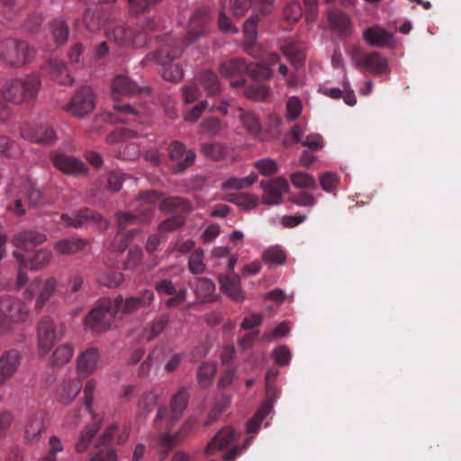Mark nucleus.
<instances>
[{
    "mask_svg": "<svg viewBox=\"0 0 461 461\" xmlns=\"http://www.w3.org/2000/svg\"><path fill=\"white\" fill-rule=\"evenodd\" d=\"M60 219L67 226L81 227L90 220H95V216L88 209H85L74 213L72 216L62 214Z\"/></svg>",
    "mask_w": 461,
    "mask_h": 461,
    "instance_id": "obj_32",
    "label": "nucleus"
},
{
    "mask_svg": "<svg viewBox=\"0 0 461 461\" xmlns=\"http://www.w3.org/2000/svg\"><path fill=\"white\" fill-rule=\"evenodd\" d=\"M142 258V251L140 249L136 248L132 249L128 253L127 260L124 263V268L127 270H134L136 269Z\"/></svg>",
    "mask_w": 461,
    "mask_h": 461,
    "instance_id": "obj_57",
    "label": "nucleus"
},
{
    "mask_svg": "<svg viewBox=\"0 0 461 461\" xmlns=\"http://www.w3.org/2000/svg\"><path fill=\"white\" fill-rule=\"evenodd\" d=\"M262 259L267 265H282L285 261V254L281 248L273 246L264 250Z\"/></svg>",
    "mask_w": 461,
    "mask_h": 461,
    "instance_id": "obj_40",
    "label": "nucleus"
},
{
    "mask_svg": "<svg viewBox=\"0 0 461 461\" xmlns=\"http://www.w3.org/2000/svg\"><path fill=\"white\" fill-rule=\"evenodd\" d=\"M188 401V393L185 389H180L172 398L171 411L167 409H159L156 415L155 425L158 427H169L179 419L185 411Z\"/></svg>",
    "mask_w": 461,
    "mask_h": 461,
    "instance_id": "obj_9",
    "label": "nucleus"
},
{
    "mask_svg": "<svg viewBox=\"0 0 461 461\" xmlns=\"http://www.w3.org/2000/svg\"><path fill=\"white\" fill-rule=\"evenodd\" d=\"M290 179L296 188L314 190L317 187L314 176L306 172L296 171L290 176Z\"/></svg>",
    "mask_w": 461,
    "mask_h": 461,
    "instance_id": "obj_35",
    "label": "nucleus"
},
{
    "mask_svg": "<svg viewBox=\"0 0 461 461\" xmlns=\"http://www.w3.org/2000/svg\"><path fill=\"white\" fill-rule=\"evenodd\" d=\"M55 166L67 175L81 176L86 174V167L77 158L64 154L53 157Z\"/></svg>",
    "mask_w": 461,
    "mask_h": 461,
    "instance_id": "obj_22",
    "label": "nucleus"
},
{
    "mask_svg": "<svg viewBox=\"0 0 461 461\" xmlns=\"http://www.w3.org/2000/svg\"><path fill=\"white\" fill-rule=\"evenodd\" d=\"M135 136V132L131 130L128 129H120L108 137V141L111 143L113 142H125L126 140L133 138Z\"/></svg>",
    "mask_w": 461,
    "mask_h": 461,
    "instance_id": "obj_62",
    "label": "nucleus"
},
{
    "mask_svg": "<svg viewBox=\"0 0 461 461\" xmlns=\"http://www.w3.org/2000/svg\"><path fill=\"white\" fill-rule=\"evenodd\" d=\"M230 202L235 203L237 206L244 210H251L258 206V199L256 195L251 194L243 193L239 195L229 199Z\"/></svg>",
    "mask_w": 461,
    "mask_h": 461,
    "instance_id": "obj_45",
    "label": "nucleus"
},
{
    "mask_svg": "<svg viewBox=\"0 0 461 461\" xmlns=\"http://www.w3.org/2000/svg\"><path fill=\"white\" fill-rule=\"evenodd\" d=\"M203 252L202 249L194 250L188 262V267L190 272L193 274H201L204 271L205 266L203 264Z\"/></svg>",
    "mask_w": 461,
    "mask_h": 461,
    "instance_id": "obj_49",
    "label": "nucleus"
},
{
    "mask_svg": "<svg viewBox=\"0 0 461 461\" xmlns=\"http://www.w3.org/2000/svg\"><path fill=\"white\" fill-rule=\"evenodd\" d=\"M167 324V320L166 318H162L158 321H154L150 326L149 333L143 336V339L149 341L153 339L155 337L158 336L166 328Z\"/></svg>",
    "mask_w": 461,
    "mask_h": 461,
    "instance_id": "obj_63",
    "label": "nucleus"
},
{
    "mask_svg": "<svg viewBox=\"0 0 461 461\" xmlns=\"http://www.w3.org/2000/svg\"><path fill=\"white\" fill-rule=\"evenodd\" d=\"M238 116L242 126L249 135L258 136L260 134L262 126L258 117L254 113L240 109Z\"/></svg>",
    "mask_w": 461,
    "mask_h": 461,
    "instance_id": "obj_29",
    "label": "nucleus"
},
{
    "mask_svg": "<svg viewBox=\"0 0 461 461\" xmlns=\"http://www.w3.org/2000/svg\"><path fill=\"white\" fill-rule=\"evenodd\" d=\"M192 287L197 298L202 302H212L218 297L215 285L210 279L197 278L192 283Z\"/></svg>",
    "mask_w": 461,
    "mask_h": 461,
    "instance_id": "obj_24",
    "label": "nucleus"
},
{
    "mask_svg": "<svg viewBox=\"0 0 461 461\" xmlns=\"http://www.w3.org/2000/svg\"><path fill=\"white\" fill-rule=\"evenodd\" d=\"M203 155L213 160L223 158L227 153V148L221 143H205L202 146Z\"/></svg>",
    "mask_w": 461,
    "mask_h": 461,
    "instance_id": "obj_42",
    "label": "nucleus"
},
{
    "mask_svg": "<svg viewBox=\"0 0 461 461\" xmlns=\"http://www.w3.org/2000/svg\"><path fill=\"white\" fill-rule=\"evenodd\" d=\"M230 397L229 396H222L214 405L213 409L212 410L209 420L206 421V425L212 423L213 420L217 419V417L230 405Z\"/></svg>",
    "mask_w": 461,
    "mask_h": 461,
    "instance_id": "obj_60",
    "label": "nucleus"
},
{
    "mask_svg": "<svg viewBox=\"0 0 461 461\" xmlns=\"http://www.w3.org/2000/svg\"><path fill=\"white\" fill-rule=\"evenodd\" d=\"M245 95L254 101H263L268 96L269 88L263 85L253 84L246 89Z\"/></svg>",
    "mask_w": 461,
    "mask_h": 461,
    "instance_id": "obj_47",
    "label": "nucleus"
},
{
    "mask_svg": "<svg viewBox=\"0 0 461 461\" xmlns=\"http://www.w3.org/2000/svg\"><path fill=\"white\" fill-rule=\"evenodd\" d=\"M99 421L94 420L90 424L86 425L84 429L79 433L77 441L75 448L78 453H83L89 447L92 439L94 438L96 432L99 430Z\"/></svg>",
    "mask_w": 461,
    "mask_h": 461,
    "instance_id": "obj_28",
    "label": "nucleus"
},
{
    "mask_svg": "<svg viewBox=\"0 0 461 461\" xmlns=\"http://www.w3.org/2000/svg\"><path fill=\"white\" fill-rule=\"evenodd\" d=\"M107 38L118 45H125L133 42L131 32L123 25L115 26L113 30L106 31Z\"/></svg>",
    "mask_w": 461,
    "mask_h": 461,
    "instance_id": "obj_33",
    "label": "nucleus"
},
{
    "mask_svg": "<svg viewBox=\"0 0 461 461\" xmlns=\"http://www.w3.org/2000/svg\"><path fill=\"white\" fill-rule=\"evenodd\" d=\"M353 67L357 69H366L375 75H387L390 73L388 59L380 52L373 51L361 55L355 51L350 55Z\"/></svg>",
    "mask_w": 461,
    "mask_h": 461,
    "instance_id": "obj_8",
    "label": "nucleus"
},
{
    "mask_svg": "<svg viewBox=\"0 0 461 461\" xmlns=\"http://www.w3.org/2000/svg\"><path fill=\"white\" fill-rule=\"evenodd\" d=\"M40 86L41 80L38 75H27L7 84L4 90V98L14 104L29 102L36 97Z\"/></svg>",
    "mask_w": 461,
    "mask_h": 461,
    "instance_id": "obj_6",
    "label": "nucleus"
},
{
    "mask_svg": "<svg viewBox=\"0 0 461 461\" xmlns=\"http://www.w3.org/2000/svg\"><path fill=\"white\" fill-rule=\"evenodd\" d=\"M236 438V432L232 427L223 428L210 440L205 447L204 453L207 456H213L216 452L226 449L223 459L234 461L249 447L252 441V438L249 437L242 445L233 446Z\"/></svg>",
    "mask_w": 461,
    "mask_h": 461,
    "instance_id": "obj_3",
    "label": "nucleus"
},
{
    "mask_svg": "<svg viewBox=\"0 0 461 461\" xmlns=\"http://www.w3.org/2000/svg\"><path fill=\"white\" fill-rule=\"evenodd\" d=\"M158 61L164 67L162 76L170 82H178L183 77L182 68L176 64H169L164 59L161 54L158 55Z\"/></svg>",
    "mask_w": 461,
    "mask_h": 461,
    "instance_id": "obj_39",
    "label": "nucleus"
},
{
    "mask_svg": "<svg viewBox=\"0 0 461 461\" xmlns=\"http://www.w3.org/2000/svg\"><path fill=\"white\" fill-rule=\"evenodd\" d=\"M284 15L285 20L288 22H297L303 15V10L300 3L297 1L289 2L285 7Z\"/></svg>",
    "mask_w": 461,
    "mask_h": 461,
    "instance_id": "obj_50",
    "label": "nucleus"
},
{
    "mask_svg": "<svg viewBox=\"0 0 461 461\" xmlns=\"http://www.w3.org/2000/svg\"><path fill=\"white\" fill-rule=\"evenodd\" d=\"M100 359L99 352L96 348H89L82 352L77 360V371L80 377H87L95 372Z\"/></svg>",
    "mask_w": 461,
    "mask_h": 461,
    "instance_id": "obj_21",
    "label": "nucleus"
},
{
    "mask_svg": "<svg viewBox=\"0 0 461 461\" xmlns=\"http://www.w3.org/2000/svg\"><path fill=\"white\" fill-rule=\"evenodd\" d=\"M364 41L371 47L391 48L394 44L393 35L380 26H372L363 32Z\"/></svg>",
    "mask_w": 461,
    "mask_h": 461,
    "instance_id": "obj_19",
    "label": "nucleus"
},
{
    "mask_svg": "<svg viewBox=\"0 0 461 461\" xmlns=\"http://www.w3.org/2000/svg\"><path fill=\"white\" fill-rule=\"evenodd\" d=\"M218 281L222 293L232 301L242 303L246 300V293L241 287L240 277L238 275H221Z\"/></svg>",
    "mask_w": 461,
    "mask_h": 461,
    "instance_id": "obj_17",
    "label": "nucleus"
},
{
    "mask_svg": "<svg viewBox=\"0 0 461 461\" xmlns=\"http://www.w3.org/2000/svg\"><path fill=\"white\" fill-rule=\"evenodd\" d=\"M303 109L302 102L299 98L291 97L286 104V117L288 120L294 121L300 115Z\"/></svg>",
    "mask_w": 461,
    "mask_h": 461,
    "instance_id": "obj_54",
    "label": "nucleus"
},
{
    "mask_svg": "<svg viewBox=\"0 0 461 461\" xmlns=\"http://www.w3.org/2000/svg\"><path fill=\"white\" fill-rule=\"evenodd\" d=\"M20 365V355L15 350L7 351L0 357V386L10 379Z\"/></svg>",
    "mask_w": 461,
    "mask_h": 461,
    "instance_id": "obj_23",
    "label": "nucleus"
},
{
    "mask_svg": "<svg viewBox=\"0 0 461 461\" xmlns=\"http://www.w3.org/2000/svg\"><path fill=\"white\" fill-rule=\"evenodd\" d=\"M169 155L175 161V172H181L194 164L195 153L193 150H185L183 143L174 141L169 146Z\"/></svg>",
    "mask_w": 461,
    "mask_h": 461,
    "instance_id": "obj_20",
    "label": "nucleus"
},
{
    "mask_svg": "<svg viewBox=\"0 0 461 461\" xmlns=\"http://www.w3.org/2000/svg\"><path fill=\"white\" fill-rule=\"evenodd\" d=\"M258 179V176L255 172H250L247 176L244 177H229L221 184V188L224 190L229 189H244L250 187Z\"/></svg>",
    "mask_w": 461,
    "mask_h": 461,
    "instance_id": "obj_30",
    "label": "nucleus"
},
{
    "mask_svg": "<svg viewBox=\"0 0 461 461\" xmlns=\"http://www.w3.org/2000/svg\"><path fill=\"white\" fill-rule=\"evenodd\" d=\"M291 201L294 204H296L298 206H302V207L312 208L316 204V197L313 196L312 194L305 193V192H302V193L298 194L297 195H294L291 198Z\"/></svg>",
    "mask_w": 461,
    "mask_h": 461,
    "instance_id": "obj_59",
    "label": "nucleus"
},
{
    "mask_svg": "<svg viewBox=\"0 0 461 461\" xmlns=\"http://www.w3.org/2000/svg\"><path fill=\"white\" fill-rule=\"evenodd\" d=\"M46 429V415L35 412L27 417L23 424V438L27 443L37 442Z\"/></svg>",
    "mask_w": 461,
    "mask_h": 461,
    "instance_id": "obj_15",
    "label": "nucleus"
},
{
    "mask_svg": "<svg viewBox=\"0 0 461 461\" xmlns=\"http://www.w3.org/2000/svg\"><path fill=\"white\" fill-rule=\"evenodd\" d=\"M327 20L330 30L340 36H348L353 33L350 18L343 11L332 8L327 12Z\"/></svg>",
    "mask_w": 461,
    "mask_h": 461,
    "instance_id": "obj_18",
    "label": "nucleus"
},
{
    "mask_svg": "<svg viewBox=\"0 0 461 461\" xmlns=\"http://www.w3.org/2000/svg\"><path fill=\"white\" fill-rule=\"evenodd\" d=\"M13 256L19 262V270L17 276V285L19 287L24 285L28 281V276L23 271V268L28 267V264L26 262V258L18 251H14Z\"/></svg>",
    "mask_w": 461,
    "mask_h": 461,
    "instance_id": "obj_55",
    "label": "nucleus"
},
{
    "mask_svg": "<svg viewBox=\"0 0 461 461\" xmlns=\"http://www.w3.org/2000/svg\"><path fill=\"white\" fill-rule=\"evenodd\" d=\"M30 317V307L21 298L13 295L0 297V334H9L14 327Z\"/></svg>",
    "mask_w": 461,
    "mask_h": 461,
    "instance_id": "obj_2",
    "label": "nucleus"
},
{
    "mask_svg": "<svg viewBox=\"0 0 461 461\" xmlns=\"http://www.w3.org/2000/svg\"><path fill=\"white\" fill-rule=\"evenodd\" d=\"M320 185L327 193L332 192L339 184V176L336 173L325 172L319 176Z\"/></svg>",
    "mask_w": 461,
    "mask_h": 461,
    "instance_id": "obj_48",
    "label": "nucleus"
},
{
    "mask_svg": "<svg viewBox=\"0 0 461 461\" xmlns=\"http://www.w3.org/2000/svg\"><path fill=\"white\" fill-rule=\"evenodd\" d=\"M59 292V280L54 276H42L32 280L24 291L28 299L34 300V310L42 311Z\"/></svg>",
    "mask_w": 461,
    "mask_h": 461,
    "instance_id": "obj_4",
    "label": "nucleus"
},
{
    "mask_svg": "<svg viewBox=\"0 0 461 461\" xmlns=\"http://www.w3.org/2000/svg\"><path fill=\"white\" fill-rule=\"evenodd\" d=\"M95 105V95L88 86L78 89L73 96L67 110L74 116L83 118L92 113Z\"/></svg>",
    "mask_w": 461,
    "mask_h": 461,
    "instance_id": "obj_11",
    "label": "nucleus"
},
{
    "mask_svg": "<svg viewBox=\"0 0 461 461\" xmlns=\"http://www.w3.org/2000/svg\"><path fill=\"white\" fill-rule=\"evenodd\" d=\"M23 139L35 143L50 144L56 140V132L48 125L25 123L20 129Z\"/></svg>",
    "mask_w": 461,
    "mask_h": 461,
    "instance_id": "obj_12",
    "label": "nucleus"
},
{
    "mask_svg": "<svg viewBox=\"0 0 461 461\" xmlns=\"http://www.w3.org/2000/svg\"><path fill=\"white\" fill-rule=\"evenodd\" d=\"M51 34L57 43H64L68 37V28L63 21L54 20L50 24Z\"/></svg>",
    "mask_w": 461,
    "mask_h": 461,
    "instance_id": "obj_44",
    "label": "nucleus"
},
{
    "mask_svg": "<svg viewBox=\"0 0 461 461\" xmlns=\"http://www.w3.org/2000/svg\"><path fill=\"white\" fill-rule=\"evenodd\" d=\"M198 81L200 85L206 91L208 95H213L220 93V84L217 76L212 71L203 72Z\"/></svg>",
    "mask_w": 461,
    "mask_h": 461,
    "instance_id": "obj_37",
    "label": "nucleus"
},
{
    "mask_svg": "<svg viewBox=\"0 0 461 461\" xmlns=\"http://www.w3.org/2000/svg\"><path fill=\"white\" fill-rule=\"evenodd\" d=\"M117 456L113 449H102L95 454L89 461H117Z\"/></svg>",
    "mask_w": 461,
    "mask_h": 461,
    "instance_id": "obj_64",
    "label": "nucleus"
},
{
    "mask_svg": "<svg viewBox=\"0 0 461 461\" xmlns=\"http://www.w3.org/2000/svg\"><path fill=\"white\" fill-rule=\"evenodd\" d=\"M47 237L44 233L36 230H23L21 231L12 238V245L16 249L14 251L29 252L37 245L45 242Z\"/></svg>",
    "mask_w": 461,
    "mask_h": 461,
    "instance_id": "obj_16",
    "label": "nucleus"
},
{
    "mask_svg": "<svg viewBox=\"0 0 461 461\" xmlns=\"http://www.w3.org/2000/svg\"><path fill=\"white\" fill-rule=\"evenodd\" d=\"M22 193L32 206L37 205L42 197L41 192L31 181L24 184Z\"/></svg>",
    "mask_w": 461,
    "mask_h": 461,
    "instance_id": "obj_46",
    "label": "nucleus"
},
{
    "mask_svg": "<svg viewBox=\"0 0 461 461\" xmlns=\"http://www.w3.org/2000/svg\"><path fill=\"white\" fill-rule=\"evenodd\" d=\"M257 24L258 19L255 14L251 15L245 23H244V34L246 37V41L249 45L254 43L257 39Z\"/></svg>",
    "mask_w": 461,
    "mask_h": 461,
    "instance_id": "obj_51",
    "label": "nucleus"
},
{
    "mask_svg": "<svg viewBox=\"0 0 461 461\" xmlns=\"http://www.w3.org/2000/svg\"><path fill=\"white\" fill-rule=\"evenodd\" d=\"M281 50L284 56L295 67L302 64L303 55L300 46L294 41H288L282 45Z\"/></svg>",
    "mask_w": 461,
    "mask_h": 461,
    "instance_id": "obj_38",
    "label": "nucleus"
},
{
    "mask_svg": "<svg viewBox=\"0 0 461 461\" xmlns=\"http://www.w3.org/2000/svg\"><path fill=\"white\" fill-rule=\"evenodd\" d=\"M216 374V366L212 363H203L197 370V377L200 385L208 386L213 380Z\"/></svg>",
    "mask_w": 461,
    "mask_h": 461,
    "instance_id": "obj_41",
    "label": "nucleus"
},
{
    "mask_svg": "<svg viewBox=\"0 0 461 461\" xmlns=\"http://www.w3.org/2000/svg\"><path fill=\"white\" fill-rule=\"evenodd\" d=\"M52 260V252L47 249H38L31 258L26 259L28 268L40 270L46 267Z\"/></svg>",
    "mask_w": 461,
    "mask_h": 461,
    "instance_id": "obj_31",
    "label": "nucleus"
},
{
    "mask_svg": "<svg viewBox=\"0 0 461 461\" xmlns=\"http://www.w3.org/2000/svg\"><path fill=\"white\" fill-rule=\"evenodd\" d=\"M222 77L230 78L249 74L255 80H267L272 76V70L265 65L249 66L244 59H237L223 62L220 67Z\"/></svg>",
    "mask_w": 461,
    "mask_h": 461,
    "instance_id": "obj_7",
    "label": "nucleus"
},
{
    "mask_svg": "<svg viewBox=\"0 0 461 461\" xmlns=\"http://www.w3.org/2000/svg\"><path fill=\"white\" fill-rule=\"evenodd\" d=\"M218 27L223 33H236L238 32V28L232 24L231 20L223 12L219 14Z\"/></svg>",
    "mask_w": 461,
    "mask_h": 461,
    "instance_id": "obj_61",
    "label": "nucleus"
},
{
    "mask_svg": "<svg viewBox=\"0 0 461 461\" xmlns=\"http://www.w3.org/2000/svg\"><path fill=\"white\" fill-rule=\"evenodd\" d=\"M255 167L260 175L270 176L278 172L279 167L276 160L270 158H264L254 163Z\"/></svg>",
    "mask_w": 461,
    "mask_h": 461,
    "instance_id": "obj_43",
    "label": "nucleus"
},
{
    "mask_svg": "<svg viewBox=\"0 0 461 461\" xmlns=\"http://www.w3.org/2000/svg\"><path fill=\"white\" fill-rule=\"evenodd\" d=\"M47 69L50 72L52 77L60 84H71L73 82V79L68 74L65 64L61 61H50Z\"/></svg>",
    "mask_w": 461,
    "mask_h": 461,
    "instance_id": "obj_34",
    "label": "nucleus"
},
{
    "mask_svg": "<svg viewBox=\"0 0 461 461\" xmlns=\"http://www.w3.org/2000/svg\"><path fill=\"white\" fill-rule=\"evenodd\" d=\"M140 90V86L125 76H117L112 84V93L113 98H118L123 95H135Z\"/></svg>",
    "mask_w": 461,
    "mask_h": 461,
    "instance_id": "obj_25",
    "label": "nucleus"
},
{
    "mask_svg": "<svg viewBox=\"0 0 461 461\" xmlns=\"http://www.w3.org/2000/svg\"><path fill=\"white\" fill-rule=\"evenodd\" d=\"M35 51L24 41L5 39L0 45V59L8 67L23 68L34 59Z\"/></svg>",
    "mask_w": 461,
    "mask_h": 461,
    "instance_id": "obj_5",
    "label": "nucleus"
},
{
    "mask_svg": "<svg viewBox=\"0 0 461 461\" xmlns=\"http://www.w3.org/2000/svg\"><path fill=\"white\" fill-rule=\"evenodd\" d=\"M112 317L113 312L110 309V303L105 302L90 312L86 319V324L89 328L102 332L111 327Z\"/></svg>",
    "mask_w": 461,
    "mask_h": 461,
    "instance_id": "obj_14",
    "label": "nucleus"
},
{
    "mask_svg": "<svg viewBox=\"0 0 461 461\" xmlns=\"http://www.w3.org/2000/svg\"><path fill=\"white\" fill-rule=\"evenodd\" d=\"M273 405L271 402H265L259 410L257 411L252 420L247 424V433L252 434L257 433L259 429L260 423L272 411Z\"/></svg>",
    "mask_w": 461,
    "mask_h": 461,
    "instance_id": "obj_36",
    "label": "nucleus"
},
{
    "mask_svg": "<svg viewBox=\"0 0 461 461\" xmlns=\"http://www.w3.org/2000/svg\"><path fill=\"white\" fill-rule=\"evenodd\" d=\"M263 189L262 203L268 206L279 205L283 203V195L289 191L287 181L277 176L268 181L261 182Z\"/></svg>",
    "mask_w": 461,
    "mask_h": 461,
    "instance_id": "obj_10",
    "label": "nucleus"
},
{
    "mask_svg": "<svg viewBox=\"0 0 461 461\" xmlns=\"http://www.w3.org/2000/svg\"><path fill=\"white\" fill-rule=\"evenodd\" d=\"M49 452L41 461H57L56 454L63 450L61 440L57 436L49 438Z\"/></svg>",
    "mask_w": 461,
    "mask_h": 461,
    "instance_id": "obj_53",
    "label": "nucleus"
},
{
    "mask_svg": "<svg viewBox=\"0 0 461 461\" xmlns=\"http://www.w3.org/2000/svg\"><path fill=\"white\" fill-rule=\"evenodd\" d=\"M65 335V328L57 324L49 318H42L38 325L37 340L39 354L45 357L52 352L49 358V364L52 366H62L68 364L74 356V347L69 342L62 343L54 348V345L62 339Z\"/></svg>",
    "mask_w": 461,
    "mask_h": 461,
    "instance_id": "obj_1",
    "label": "nucleus"
},
{
    "mask_svg": "<svg viewBox=\"0 0 461 461\" xmlns=\"http://www.w3.org/2000/svg\"><path fill=\"white\" fill-rule=\"evenodd\" d=\"M99 281L105 286L116 287L123 281V276L119 272H107L100 276Z\"/></svg>",
    "mask_w": 461,
    "mask_h": 461,
    "instance_id": "obj_56",
    "label": "nucleus"
},
{
    "mask_svg": "<svg viewBox=\"0 0 461 461\" xmlns=\"http://www.w3.org/2000/svg\"><path fill=\"white\" fill-rule=\"evenodd\" d=\"M22 153V149L15 146L8 137L0 135V154L19 156Z\"/></svg>",
    "mask_w": 461,
    "mask_h": 461,
    "instance_id": "obj_52",
    "label": "nucleus"
},
{
    "mask_svg": "<svg viewBox=\"0 0 461 461\" xmlns=\"http://www.w3.org/2000/svg\"><path fill=\"white\" fill-rule=\"evenodd\" d=\"M272 357L275 362L280 366H286L291 359V352L285 346H281L274 349Z\"/></svg>",
    "mask_w": 461,
    "mask_h": 461,
    "instance_id": "obj_58",
    "label": "nucleus"
},
{
    "mask_svg": "<svg viewBox=\"0 0 461 461\" xmlns=\"http://www.w3.org/2000/svg\"><path fill=\"white\" fill-rule=\"evenodd\" d=\"M86 246L83 240L78 238L64 239L55 242V251L62 256H70L81 251Z\"/></svg>",
    "mask_w": 461,
    "mask_h": 461,
    "instance_id": "obj_27",
    "label": "nucleus"
},
{
    "mask_svg": "<svg viewBox=\"0 0 461 461\" xmlns=\"http://www.w3.org/2000/svg\"><path fill=\"white\" fill-rule=\"evenodd\" d=\"M82 388V384L79 379H70L65 381L59 392V401L63 404L71 403Z\"/></svg>",
    "mask_w": 461,
    "mask_h": 461,
    "instance_id": "obj_26",
    "label": "nucleus"
},
{
    "mask_svg": "<svg viewBox=\"0 0 461 461\" xmlns=\"http://www.w3.org/2000/svg\"><path fill=\"white\" fill-rule=\"evenodd\" d=\"M154 299L151 290L143 291L139 296L122 298L119 296L114 301L116 313H131L142 307L149 306Z\"/></svg>",
    "mask_w": 461,
    "mask_h": 461,
    "instance_id": "obj_13",
    "label": "nucleus"
}]
</instances>
